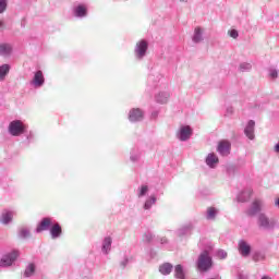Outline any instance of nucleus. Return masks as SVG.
<instances>
[{
    "label": "nucleus",
    "instance_id": "1",
    "mask_svg": "<svg viewBox=\"0 0 279 279\" xmlns=\"http://www.w3.org/2000/svg\"><path fill=\"white\" fill-rule=\"evenodd\" d=\"M148 51L149 41H147L146 39H140L138 41H136L133 50L135 60H137V62H143V60L147 58Z\"/></svg>",
    "mask_w": 279,
    "mask_h": 279
},
{
    "label": "nucleus",
    "instance_id": "2",
    "mask_svg": "<svg viewBox=\"0 0 279 279\" xmlns=\"http://www.w3.org/2000/svg\"><path fill=\"white\" fill-rule=\"evenodd\" d=\"M257 227L259 230H265L266 232H271L276 228V221L269 218L267 214L260 213L257 216Z\"/></svg>",
    "mask_w": 279,
    "mask_h": 279
},
{
    "label": "nucleus",
    "instance_id": "3",
    "mask_svg": "<svg viewBox=\"0 0 279 279\" xmlns=\"http://www.w3.org/2000/svg\"><path fill=\"white\" fill-rule=\"evenodd\" d=\"M27 131V124L21 120H13L9 123L8 132L11 136H23Z\"/></svg>",
    "mask_w": 279,
    "mask_h": 279
},
{
    "label": "nucleus",
    "instance_id": "4",
    "mask_svg": "<svg viewBox=\"0 0 279 279\" xmlns=\"http://www.w3.org/2000/svg\"><path fill=\"white\" fill-rule=\"evenodd\" d=\"M196 267L198 271H208V269L213 267V257H210V253H208V251H203L199 254Z\"/></svg>",
    "mask_w": 279,
    "mask_h": 279
},
{
    "label": "nucleus",
    "instance_id": "5",
    "mask_svg": "<svg viewBox=\"0 0 279 279\" xmlns=\"http://www.w3.org/2000/svg\"><path fill=\"white\" fill-rule=\"evenodd\" d=\"M266 208L267 205L265 204V201L256 198L248 207L246 214L248 217H255V215H258V213H262V210H265Z\"/></svg>",
    "mask_w": 279,
    "mask_h": 279
},
{
    "label": "nucleus",
    "instance_id": "6",
    "mask_svg": "<svg viewBox=\"0 0 279 279\" xmlns=\"http://www.w3.org/2000/svg\"><path fill=\"white\" fill-rule=\"evenodd\" d=\"M128 118L131 123H140L143 121V119H145V111H143L141 108H132L129 111Z\"/></svg>",
    "mask_w": 279,
    "mask_h": 279
},
{
    "label": "nucleus",
    "instance_id": "7",
    "mask_svg": "<svg viewBox=\"0 0 279 279\" xmlns=\"http://www.w3.org/2000/svg\"><path fill=\"white\" fill-rule=\"evenodd\" d=\"M162 80H165V76L162 75V73L156 70H153L148 75V84L153 88H157V86H160V84H162Z\"/></svg>",
    "mask_w": 279,
    "mask_h": 279
},
{
    "label": "nucleus",
    "instance_id": "8",
    "mask_svg": "<svg viewBox=\"0 0 279 279\" xmlns=\"http://www.w3.org/2000/svg\"><path fill=\"white\" fill-rule=\"evenodd\" d=\"M193 136V129L189 125H181L177 132V138L181 142H186Z\"/></svg>",
    "mask_w": 279,
    "mask_h": 279
},
{
    "label": "nucleus",
    "instance_id": "9",
    "mask_svg": "<svg viewBox=\"0 0 279 279\" xmlns=\"http://www.w3.org/2000/svg\"><path fill=\"white\" fill-rule=\"evenodd\" d=\"M19 251H12L2 256L0 267H10L19 258Z\"/></svg>",
    "mask_w": 279,
    "mask_h": 279
},
{
    "label": "nucleus",
    "instance_id": "10",
    "mask_svg": "<svg viewBox=\"0 0 279 279\" xmlns=\"http://www.w3.org/2000/svg\"><path fill=\"white\" fill-rule=\"evenodd\" d=\"M73 16H75V19H86V16H88V4H76L73 8Z\"/></svg>",
    "mask_w": 279,
    "mask_h": 279
},
{
    "label": "nucleus",
    "instance_id": "11",
    "mask_svg": "<svg viewBox=\"0 0 279 279\" xmlns=\"http://www.w3.org/2000/svg\"><path fill=\"white\" fill-rule=\"evenodd\" d=\"M238 252L243 258H247L252 254V245L245 240H240L238 243Z\"/></svg>",
    "mask_w": 279,
    "mask_h": 279
},
{
    "label": "nucleus",
    "instance_id": "12",
    "mask_svg": "<svg viewBox=\"0 0 279 279\" xmlns=\"http://www.w3.org/2000/svg\"><path fill=\"white\" fill-rule=\"evenodd\" d=\"M230 149H232V144L228 140H222L218 143L217 151L220 156H230Z\"/></svg>",
    "mask_w": 279,
    "mask_h": 279
},
{
    "label": "nucleus",
    "instance_id": "13",
    "mask_svg": "<svg viewBox=\"0 0 279 279\" xmlns=\"http://www.w3.org/2000/svg\"><path fill=\"white\" fill-rule=\"evenodd\" d=\"M52 225H53V219H51L50 217L43 218L41 221L38 223L35 232H37V234H40V232L51 230Z\"/></svg>",
    "mask_w": 279,
    "mask_h": 279
},
{
    "label": "nucleus",
    "instance_id": "14",
    "mask_svg": "<svg viewBox=\"0 0 279 279\" xmlns=\"http://www.w3.org/2000/svg\"><path fill=\"white\" fill-rule=\"evenodd\" d=\"M14 215H16V211L4 209L0 216V223H2V226H9V223H12Z\"/></svg>",
    "mask_w": 279,
    "mask_h": 279
},
{
    "label": "nucleus",
    "instance_id": "15",
    "mask_svg": "<svg viewBox=\"0 0 279 279\" xmlns=\"http://www.w3.org/2000/svg\"><path fill=\"white\" fill-rule=\"evenodd\" d=\"M32 86L35 88H40L45 85V75L43 74V71H37L34 74L33 80L31 81Z\"/></svg>",
    "mask_w": 279,
    "mask_h": 279
},
{
    "label": "nucleus",
    "instance_id": "16",
    "mask_svg": "<svg viewBox=\"0 0 279 279\" xmlns=\"http://www.w3.org/2000/svg\"><path fill=\"white\" fill-rule=\"evenodd\" d=\"M101 252L105 256H108L112 252V238L110 235L105 236L101 243Z\"/></svg>",
    "mask_w": 279,
    "mask_h": 279
},
{
    "label": "nucleus",
    "instance_id": "17",
    "mask_svg": "<svg viewBox=\"0 0 279 279\" xmlns=\"http://www.w3.org/2000/svg\"><path fill=\"white\" fill-rule=\"evenodd\" d=\"M254 128H256V122L254 120H250L244 128V134L250 141H254Z\"/></svg>",
    "mask_w": 279,
    "mask_h": 279
},
{
    "label": "nucleus",
    "instance_id": "18",
    "mask_svg": "<svg viewBox=\"0 0 279 279\" xmlns=\"http://www.w3.org/2000/svg\"><path fill=\"white\" fill-rule=\"evenodd\" d=\"M205 162L209 169H216L219 165V157L215 153H209L205 159Z\"/></svg>",
    "mask_w": 279,
    "mask_h": 279
},
{
    "label": "nucleus",
    "instance_id": "19",
    "mask_svg": "<svg viewBox=\"0 0 279 279\" xmlns=\"http://www.w3.org/2000/svg\"><path fill=\"white\" fill-rule=\"evenodd\" d=\"M204 40V28L197 26L194 28V33L192 35V41L194 45H199Z\"/></svg>",
    "mask_w": 279,
    "mask_h": 279
},
{
    "label": "nucleus",
    "instance_id": "20",
    "mask_svg": "<svg viewBox=\"0 0 279 279\" xmlns=\"http://www.w3.org/2000/svg\"><path fill=\"white\" fill-rule=\"evenodd\" d=\"M170 94L167 90L159 92L155 95V101L157 104H167L169 101Z\"/></svg>",
    "mask_w": 279,
    "mask_h": 279
},
{
    "label": "nucleus",
    "instance_id": "21",
    "mask_svg": "<svg viewBox=\"0 0 279 279\" xmlns=\"http://www.w3.org/2000/svg\"><path fill=\"white\" fill-rule=\"evenodd\" d=\"M50 235L51 239H60L62 236V227H60V223L56 222L51 226Z\"/></svg>",
    "mask_w": 279,
    "mask_h": 279
},
{
    "label": "nucleus",
    "instance_id": "22",
    "mask_svg": "<svg viewBox=\"0 0 279 279\" xmlns=\"http://www.w3.org/2000/svg\"><path fill=\"white\" fill-rule=\"evenodd\" d=\"M158 201V198L156 197V195H150L148 196L143 205L144 210H151V206H156V202Z\"/></svg>",
    "mask_w": 279,
    "mask_h": 279
},
{
    "label": "nucleus",
    "instance_id": "23",
    "mask_svg": "<svg viewBox=\"0 0 279 279\" xmlns=\"http://www.w3.org/2000/svg\"><path fill=\"white\" fill-rule=\"evenodd\" d=\"M174 278L186 279V271L184 270V266L179 264L174 267Z\"/></svg>",
    "mask_w": 279,
    "mask_h": 279
},
{
    "label": "nucleus",
    "instance_id": "24",
    "mask_svg": "<svg viewBox=\"0 0 279 279\" xmlns=\"http://www.w3.org/2000/svg\"><path fill=\"white\" fill-rule=\"evenodd\" d=\"M217 215H219V209L215 207H208L206 213V219L208 221H215L217 219Z\"/></svg>",
    "mask_w": 279,
    "mask_h": 279
},
{
    "label": "nucleus",
    "instance_id": "25",
    "mask_svg": "<svg viewBox=\"0 0 279 279\" xmlns=\"http://www.w3.org/2000/svg\"><path fill=\"white\" fill-rule=\"evenodd\" d=\"M252 197V190L246 189L238 195V202H247Z\"/></svg>",
    "mask_w": 279,
    "mask_h": 279
},
{
    "label": "nucleus",
    "instance_id": "26",
    "mask_svg": "<svg viewBox=\"0 0 279 279\" xmlns=\"http://www.w3.org/2000/svg\"><path fill=\"white\" fill-rule=\"evenodd\" d=\"M191 230H193V223L185 225L178 230V236H186L191 234Z\"/></svg>",
    "mask_w": 279,
    "mask_h": 279
},
{
    "label": "nucleus",
    "instance_id": "27",
    "mask_svg": "<svg viewBox=\"0 0 279 279\" xmlns=\"http://www.w3.org/2000/svg\"><path fill=\"white\" fill-rule=\"evenodd\" d=\"M159 271L162 276H169L173 271V265L166 263L159 267Z\"/></svg>",
    "mask_w": 279,
    "mask_h": 279
},
{
    "label": "nucleus",
    "instance_id": "28",
    "mask_svg": "<svg viewBox=\"0 0 279 279\" xmlns=\"http://www.w3.org/2000/svg\"><path fill=\"white\" fill-rule=\"evenodd\" d=\"M252 258L254 263H264L266 260L267 256L265 255L264 252L256 251L253 253Z\"/></svg>",
    "mask_w": 279,
    "mask_h": 279
},
{
    "label": "nucleus",
    "instance_id": "29",
    "mask_svg": "<svg viewBox=\"0 0 279 279\" xmlns=\"http://www.w3.org/2000/svg\"><path fill=\"white\" fill-rule=\"evenodd\" d=\"M12 53V45L10 44H1L0 45V54L8 57Z\"/></svg>",
    "mask_w": 279,
    "mask_h": 279
},
{
    "label": "nucleus",
    "instance_id": "30",
    "mask_svg": "<svg viewBox=\"0 0 279 279\" xmlns=\"http://www.w3.org/2000/svg\"><path fill=\"white\" fill-rule=\"evenodd\" d=\"M146 195H149V186L142 185L137 189V197L138 199L146 197Z\"/></svg>",
    "mask_w": 279,
    "mask_h": 279
},
{
    "label": "nucleus",
    "instance_id": "31",
    "mask_svg": "<svg viewBox=\"0 0 279 279\" xmlns=\"http://www.w3.org/2000/svg\"><path fill=\"white\" fill-rule=\"evenodd\" d=\"M8 73H10V64H2L0 66V82H3V80H5Z\"/></svg>",
    "mask_w": 279,
    "mask_h": 279
},
{
    "label": "nucleus",
    "instance_id": "32",
    "mask_svg": "<svg viewBox=\"0 0 279 279\" xmlns=\"http://www.w3.org/2000/svg\"><path fill=\"white\" fill-rule=\"evenodd\" d=\"M35 271H36V266L34 264H29L24 271L25 278H32Z\"/></svg>",
    "mask_w": 279,
    "mask_h": 279
},
{
    "label": "nucleus",
    "instance_id": "33",
    "mask_svg": "<svg viewBox=\"0 0 279 279\" xmlns=\"http://www.w3.org/2000/svg\"><path fill=\"white\" fill-rule=\"evenodd\" d=\"M131 162H138L141 160V151L138 150H132L130 156Z\"/></svg>",
    "mask_w": 279,
    "mask_h": 279
},
{
    "label": "nucleus",
    "instance_id": "34",
    "mask_svg": "<svg viewBox=\"0 0 279 279\" xmlns=\"http://www.w3.org/2000/svg\"><path fill=\"white\" fill-rule=\"evenodd\" d=\"M29 234H31L29 229H27V228H22L19 231V238L20 239H28Z\"/></svg>",
    "mask_w": 279,
    "mask_h": 279
},
{
    "label": "nucleus",
    "instance_id": "35",
    "mask_svg": "<svg viewBox=\"0 0 279 279\" xmlns=\"http://www.w3.org/2000/svg\"><path fill=\"white\" fill-rule=\"evenodd\" d=\"M130 263H132V257L125 255L123 259L120 262V266L123 267V269H125V267H128Z\"/></svg>",
    "mask_w": 279,
    "mask_h": 279
},
{
    "label": "nucleus",
    "instance_id": "36",
    "mask_svg": "<svg viewBox=\"0 0 279 279\" xmlns=\"http://www.w3.org/2000/svg\"><path fill=\"white\" fill-rule=\"evenodd\" d=\"M239 69L243 73H245V71H252V63H247V62L241 63Z\"/></svg>",
    "mask_w": 279,
    "mask_h": 279
},
{
    "label": "nucleus",
    "instance_id": "37",
    "mask_svg": "<svg viewBox=\"0 0 279 279\" xmlns=\"http://www.w3.org/2000/svg\"><path fill=\"white\" fill-rule=\"evenodd\" d=\"M156 235H154V233L151 232H146L144 234V241H146V243H151V241H154Z\"/></svg>",
    "mask_w": 279,
    "mask_h": 279
},
{
    "label": "nucleus",
    "instance_id": "38",
    "mask_svg": "<svg viewBox=\"0 0 279 279\" xmlns=\"http://www.w3.org/2000/svg\"><path fill=\"white\" fill-rule=\"evenodd\" d=\"M8 10V0H0V14Z\"/></svg>",
    "mask_w": 279,
    "mask_h": 279
},
{
    "label": "nucleus",
    "instance_id": "39",
    "mask_svg": "<svg viewBox=\"0 0 279 279\" xmlns=\"http://www.w3.org/2000/svg\"><path fill=\"white\" fill-rule=\"evenodd\" d=\"M216 256H218V258H221V259L228 258V253L223 250H219L217 251Z\"/></svg>",
    "mask_w": 279,
    "mask_h": 279
},
{
    "label": "nucleus",
    "instance_id": "40",
    "mask_svg": "<svg viewBox=\"0 0 279 279\" xmlns=\"http://www.w3.org/2000/svg\"><path fill=\"white\" fill-rule=\"evenodd\" d=\"M269 76L272 78V80H276L278 77V70L276 69H270L269 70Z\"/></svg>",
    "mask_w": 279,
    "mask_h": 279
},
{
    "label": "nucleus",
    "instance_id": "41",
    "mask_svg": "<svg viewBox=\"0 0 279 279\" xmlns=\"http://www.w3.org/2000/svg\"><path fill=\"white\" fill-rule=\"evenodd\" d=\"M229 36L231 38H239V32L236 29H232L229 32Z\"/></svg>",
    "mask_w": 279,
    "mask_h": 279
},
{
    "label": "nucleus",
    "instance_id": "42",
    "mask_svg": "<svg viewBox=\"0 0 279 279\" xmlns=\"http://www.w3.org/2000/svg\"><path fill=\"white\" fill-rule=\"evenodd\" d=\"M26 138L28 141V143H32V141H34V132H29L27 135H26Z\"/></svg>",
    "mask_w": 279,
    "mask_h": 279
},
{
    "label": "nucleus",
    "instance_id": "43",
    "mask_svg": "<svg viewBox=\"0 0 279 279\" xmlns=\"http://www.w3.org/2000/svg\"><path fill=\"white\" fill-rule=\"evenodd\" d=\"M5 29V23L0 20V32H3Z\"/></svg>",
    "mask_w": 279,
    "mask_h": 279
},
{
    "label": "nucleus",
    "instance_id": "44",
    "mask_svg": "<svg viewBox=\"0 0 279 279\" xmlns=\"http://www.w3.org/2000/svg\"><path fill=\"white\" fill-rule=\"evenodd\" d=\"M160 243H161V245H167V243H168L167 238H160Z\"/></svg>",
    "mask_w": 279,
    "mask_h": 279
},
{
    "label": "nucleus",
    "instance_id": "45",
    "mask_svg": "<svg viewBox=\"0 0 279 279\" xmlns=\"http://www.w3.org/2000/svg\"><path fill=\"white\" fill-rule=\"evenodd\" d=\"M151 119H158V111L151 112Z\"/></svg>",
    "mask_w": 279,
    "mask_h": 279
},
{
    "label": "nucleus",
    "instance_id": "46",
    "mask_svg": "<svg viewBox=\"0 0 279 279\" xmlns=\"http://www.w3.org/2000/svg\"><path fill=\"white\" fill-rule=\"evenodd\" d=\"M275 206H277V208H279V197L275 201Z\"/></svg>",
    "mask_w": 279,
    "mask_h": 279
},
{
    "label": "nucleus",
    "instance_id": "47",
    "mask_svg": "<svg viewBox=\"0 0 279 279\" xmlns=\"http://www.w3.org/2000/svg\"><path fill=\"white\" fill-rule=\"evenodd\" d=\"M180 1H182L183 3H186V1H189V0H180Z\"/></svg>",
    "mask_w": 279,
    "mask_h": 279
},
{
    "label": "nucleus",
    "instance_id": "48",
    "mask_svg": "<svg viewBox=\"0 0 279 279\" xmlns=\"http://www.w3.org/2000/svg\"><path fill=\"white\" fill-rule=\"evenodd\" d=\"M228 111L232 112V109H228Z\"/></svg>",
    "mask_w": 279,
    "mask_h": 279
},
{
    "label": "nucleus",
    "instance_id": "49",
    "mask_svg": "<svg viewBox=\"0 0 279 279\" xmlns=\"http://www.w3.org/2000/svg\"><path fill=\"white\" fill-rule=\"evenodd\" d=\"M228 111L232 112V109H228Z\"/></svg>",
    "mask_w": 279,
    "mask_h": 279
}]
</instances>
